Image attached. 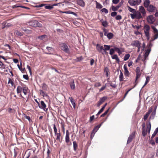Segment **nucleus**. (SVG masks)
<instances>
[{"instance_id":"nucleus-4","label":"nucleus","mask_w":158,"mask_h":158,"mask_svg":"<svg viewBox=\"0 0 158 158\" xmlns=\"http://www.w3.org/2000/svg\"><path fill=\"white\" fill-rule=\"evenodd\" d=\"M143 28L145 35L148 39H149L150 36L149 31L150 29V27L148 25L146 24L144 26Z\"/></svg>"},{"instance_id":"nucleus-27","label":"nucleus","mask_w":158,"mask_h":158,"mask_svg":"<svg viewBox=\"0 0 158 158\" xmlns=\"http://www.w3.org/2000/svg\"><path fill=\"white\" fill-rule=\"evenodd\" d=\"M73 144L74 150L75 151H76L78 148V145L76 141H74L73 142Z\"/></svg>"},{"instance_id":"nucleus-52","label":"nucleus","mask_w":158,"mask_h":158,"mask_svg":"<svg viewBox=\"0 0 158 158\" xmlns=\"http://www.w3.org/2000/svg\"><path fill=\"white\" fill-rule=\"evenodd\" d=\"M114 49L111 48L110 49V54L111 55H112L114 53Z\"/></svg>"},{"instance_id":"nucleus-62","label":"nucleus","mask_w":158,"mask_h":158,"mask_svg":"<svg viewBox=\"0 0 158 158\" xmlns=\"http://www.w3.org/2000/svg\"><path fill=\"white\" fill-rule=\"evenodd\" d=\"M132 27L134 28H136L137 30L139 29L140 28V27L139 26L137 25H132Z\"/></svg>"},{"instance_id":"nucleus-23","label":"nucleus","mask_w":158,"mask_h":158,"mask_svg":"<svg viewBox=\"0 0 158 158\" xmlns=\"http://www.w3.org/2000/svg\"><path fill=\"white\" fill-rule=\"evenodd\" d=\"M128 2L131 6H134L136 5H137L135 0H129L128 1Z\"/></svg>"},{"instance_id":"nucleus-5","label":"nucleus","mask_w":158,"mask_h":158,"mask_svg":"<svg viewBox=\"0 0 158 158\" xmlns=\"http://www.w3.org/2000/svg\"><path fill=\"white\" fill-rule=\"evenodd\" d=\"M65 141L67 145L68 146H70L71 145L72 143L70 140L69 133L68 130L66 131V135L65 138Z\"/></svg>"},{"instance_id":"nucleus-35","label":"nucleus","mask_w":158,"mask_h":158,"mask_svg":"<svg viewBox=\"0 0 158 158\" xmlns=\"http://www.w3.org/2000/svg\"><path fill=\"white\" fill-rule=\"evenodd\" d=\"M8 83L10 84H11V87H12L14 85V82L13 80L10 78H9V81Z\"/></svg>"},{"instance_id":"nucleus-32","label":"nucleus","mask_w":158,"mask_h":158,"mask_svg":"<svg viewBox=\"0 0 158 158\" xmlns=\"http://www.w3.org/2000/svg\"><path fill=\"white\" fill-rule=\"evenodd\" d=\"M158 132V127L155 129L153 134L152 135L151 139L153 138Z\"/></svg>"},{"instance_id":"nucleus-43","label":"nucleus","mask_w":158,"mask_h":158,"mask_svg":"<svg viewBox=\"0 0 158 158\" xmlns=\"http://www.w3.org/2000/svg\"><path fill=\"white\" fill-rule=\"evenodd\" d=\"M105 108L104 106H102V108L100 109V110L98 112V113L96 115L98 116L99 114H100L101 113H102Z\"/></svg>"},{"instance_id":"nucleus-2","label":"nucleus","mask_w":158,"mask_h":158,"mask_svg":"<svg viewBox=\"0 0 158 158\" xmlns=\"http://www.w3.org/2000/svg\"><path fill=\"white\" fill-rule=\"evenodd\" d=\"M27 23L28 25L33 27H42V24L37 20H32Z\"/></svg>"},{"instance_id":"nucleus-30","label":"nucleus","mask_w":158,"mask_h":158,"mask_svg":"<svg viewBox=\"0 0 158 158\" xmlns=\"http://www.w3.org/2000/svg\"><path fill=\"white\" fill-rule=\"evenodd\" d=\"M119 80L121 81L123 80V73L120 71V75L119 76Z\"/></svg>"},{"instance_id":"nucleus-9","label":"nucleus","mask_w":158,"mask_h":158,"mask_svg":"<svg viewBox=\"0 0 158 158\" xmlns=\"http://www.w3.org/2000/svg\"><path fill=\"white\" fill-rule=\"evenodd\" d=\"M146 8L147 10L150 12H154L156 9V7L152 5H150Z\"/></svg>"},{"instance_id":"nucleus-28","label":"nucleus","mask_w":158,"mask_h":158,"mask_svg":"<svg viewBox=\"0 0 158 158\" xmlns=\"http://www.w3.org/2000/svg\"><path fill=\"white\" fill-rule=\"evenodd\" d=\"M101 22L102 23V25L105 27H106L108 26V23L106 21H103L101 20Z\"/></svg>"},{"instance_id":"nucleus-58","label":"nucleus","mask_w":158,"mask_h":158,"mask_svg":"<svg viewBox=\"0 0 158 158\" xmlns=\"http://www.w3.org/2000/svg\"><path fill=\"white\" fill-rule=\"evenodd\" d=\"M46 36V35H42L40 36H39L38 37V38L42 40L44 39V38Z\"/></svg>"},{"instance_id":"nucleus-17","label":"nucleus","mask_w":158,"mask_h":158,"mask_svg":"<svg viewBox=\"0 0 158 158\" xmlns=\"http://www.w3.org/2000/svg\"><path fill=\"white\" fill-rule=\"evenodd\" d=\"M123 68L124 70V75L126 77H129L130 74L129 71H128L126 64H125L123 66Z\"/></svg>"},{"instance_id":"nucleus-3","label":"nucleus","mask_w":158,"mask_h":158,"mask_svg":"<svg viewBox=\"0 0 158 158\" xmlns=\"http://www.w3.org/2000/svg\"><path fill=\"white\" fill-rule=\"evenodd\" d=\"M135 72L136 73V79L135 81V84L134 85V87H135L138 83L137 80L140 77L141 75V73L140 71V68L139 67H138L136 68L135 70Z\"/></svg>"},{"instance_id":"nucleus-22","label":"nucleus","mask_w":158,"mask_h":158,"mask_svg":"<svg viewBox=\"0 0 158 158\" xmlns=\"http://www.w3.org/2000/svg\"><path fill=\"white\" fill-rule=\"evenodd\" d=\"M151 128V124L150 122H149V123H147V128L146 131H147V132H148V133H150Z\"/></svg>"},{"instance_id":"nucleus-33","label":"nucleus","mask_w":158,"mask_h":158,"mask_svg":"<svg viewBox=\"0 0 158 158\" xmlns=\"http://www.w3.org/2000/svg\"><path fill=\"white\" fill-rule=\"evenodd\" d=\"M128 10L131 12L134 13L136 12V11L134 9H133L131 8L129 6H127Z\"/></svg>"},{"instance_id":"nucleus-25","label":"nucleus","mask_w":158,"mask_h":158,"mask_svg":"<svg viewBox=\"0 0 158 158\" xmlns=\"http://www.w3.org/2000/svg\"><path fill=\"white\" fill-rule=\"evenodd\" d=\"M150 3V0H145L144 2V6L145 7H147L149 6Z\"/></svg>"},{"instance_id":"nucleus-59","label":"nucleus","mask_w":158,"mask_h":158,"mask_svg":"<svg viewBox=\"0 0 158 158\" xmlns=\"http://www.w3.org/2000/svg\"><path fill=\"white\" fill-rule=\"evenodd\" d=\"M117 14V13L115 11L112 12L111 13V15L112 17H114L116 16Z\"/></svg>"},{"instance_id":"nucleus-37","label":"nucleus","mask_w":158,"mask_h":158,"mask_svg":"<svg viewBox=\"0 0 158 158\" xmlns=\"http://www.w3.org/2000/svg\"><path fill=\"white\" fill-rule=\"evenodd\" d=\"M70 86L71 89H74L75 88V86L74 83L73 81V82H71L70 83Z\"/></svg>"},{"instance_id":"nucleus-10","label":"nucleus","mask_w":158,"mask_h":158,"mask_svg":"<svg viewBox=\"0 0 158 158\" xmlns=\"http://www.w3.org/2000/svg\"><path fill=\"white\" fill-rule=\"evenodd\" d=\"M141 44L138 40H135L132 41L131 45L133 47H139L141 46Z\"/></svg>"},{"instance_id":"nucleus-36","label":"nucleus","mask_w":158,"mask_h":158,"mask_svg":"<svg viewBox=\"0 0 158 158\" xmlns=\"http://www.w3.org/2000/svg\"><path fill=\"white\" fill-rule=\"evenodd\" d=\"M134 86L131 88H130V89H128L127 91V92H126V93H125V95H124V97L122 99V100H121V102L123 101L124 99L125 98V97H126V96H127V94H128V92L130 91L134 87Z\"/></svg>"},{"instance_id":"nucleus-47","label":"nucleus","mask_w":158,"mask_h":158,"mask_svg":"<svg viewBox=\"0 0 158 158\" xmlns=\"http://www.w3.org/2000/svg\"><path fill=\"white\" fill-rule=\"evenodd\" d=\"M109 110V109L106 110L105 112L101 115V117H104L108 113Z\"/></svg>"},{"instance_id":"nucleus-41","label":"nucleus","mask_w":158,"mask_h":158,"mask_svg":"<svg viewBox=\"0 0 158 158\" xmlns=\"http://www.w3.org/2000/svg\"><path fill=\"white\" fill-rule=\"evenodd\" d=\"M107 99V97H103L102 98H101L99 101L102 103L103 102H105V100Z\"/></svg>"},{"instance_id":"nucleus-29","label":"nucleus","mask_w":158,"mask_h":158,"mask_svg":"<svg viewBox=\"0 0 158 158\" xmlns=\"http://www.w3.org/2000/svg\"><path fill=\"white\" fill-rule=\"evenodd\" d=\"M107 37L108 39H111L113 37L114 35L112 33L110 32L107 34Z\"/></svg>"},{"instance_id":"nucleus-42","label":"nucleus","mask_w":158,"mask_h":158,"mask_svg":"<svg viewBox=\"0 0 158 158\" xmlns=\"http://www.w3.org/2000/svg\"><path fill=\"white\" fill-rule=\"evenodd\" d=\"M102 13H104L105 14H107L108 13V11L107 9L105 8H103L101 10Z\"/></svg>"},{"instance_id":"nucleus-11","label":"nucleus","mask_w":158,"mask_h":158,"mask_svg":"<svg viewBox=\"0 0 158 158\" xmlns=\"http://www.w3.org/2000/svg\"><path fill=\"white\" fill-rule=\"evenodd\" d=\"M39 107L40 108L44 110L45 111H47L48 110V109L46 108L47 107L46 105L43 101L40 102V104Z\"/></svg>"},{"instance_id":"nucleus-44","label":"nucleus","mask_w":158,"mask_h":158,"mask_svg":"<svg viewBox=\"0 0 158 158\" xmlns=\"http://www.w3.org/2000/svg\"><path fill=\"white\" fill-rule=\"evenodd\" d=\"M146 81H145L143 87H144L146 85L149 81L150 79V77L149 76H147L146 77Z\"/></svg>"},{"instance_id":"nucleus-39","label":"nucleus","mask_w":158,"mask_h":158,"mask_svg":"<svg viewBox=\"0 0 158 158\" xmlns=\"http://www.w3.org/2000/svg\"><path fill=\"white\" fill-rule=\"evenodd\" d=\"M130 56V55L129 54H127L125 55L124 57V61H126L128 60Z\"/></svg>"},{"instance_id":"nucleus-15","label":"nucleus","mask_w":158,"mask_h":158,"mask_svg":"<svg viewBox=\"0 0 158 158\" xmlns=\"http://www.w3.org/2000/svg\"><path fill=\"white\" fill-rule=\"evenodd\" d=\"M145 123H143L142 124V133L143 136V137H145L147 135V131L145 128Z\"/></svg>"},{"instance_id":"nucleus-8","label":"nucleus","mask_w":158,"mask_h":158,"mask_svg":"<svg viewBox=\"0 0 158 158\" xmlns=\"http://www.w3.org/2000/svg\"><path fill=\"white\" fill-rule=\"evenodd\" d=\"M23 87H22L20 86H17L16 91L18 94L20 96V97L24 99V98L22 96L21 93L23 91Z\"/></svg>"},{"instance_id":"nucleus-13","label":"nucleus","mask_w":158,"mask_h":158,"mask_svg":"<svg viewBox=\"0 0 158 158\" xmlns=\"http://www.w3.org/2000/svg\"><path fill=\"white\" fill-rule=\"evenodd\" d=\"M114 48L115 51L117 52L118 54L119 55L121 54L122 52L124 51V48H119L116 46H114Z\"/></svg>"},{"instance_id":"nucleus-53","label":"nucleus","mask_w":158,"mask_h":158,"mask_svg":"<svg viewBox=\"0 0 158 158\" xmlns=\"http://www.w3.org/2000/svg\"><path fill=\"white\" fill-rule=\"evenodd\" d=\"M53 129H54V132L55 134L58 133L57 132V129L56 127V125L55 124H54L53 125Z\"/></svg>"},{"instance_id":"nucleus-64","label":"nucleus","mask_w":158,"mask_h":158,"mask_svg":"<svg viewBox=\"0 0 158 158\" xmlns=\"http://www.w3.org/2000/svg\"><path fill=\"white\" fill-rule=\"evenodd\" d=\"M119 2V0H113L112 2L115 4H117Z\"/></svg>"},{"instance_id":"nucleus-56","label":"nucleus","mask_w":158,"mask_h":158,"mask_svg":"<svg viewBox=\"0 0 158 158\" xmlns=\"http://www.w3.org/2000/svg\"><path fill=\"white\" fill-rule=\"evenodd\" d=\"M101 85L100 82H97L95 84L94 86L96 87H98L100 86Z\"/></svg>"},{"instance_id":"nucleus-21","label":"nucleus","mask_w":158,"mask_h":158,"mask_svg":"<svg viewBox=\"0 0 158 158\" xmlns=\"http://www.w3.org/2000/svg\"><path fill=\"white\" fill-rule=\"evenodd\" d=\"M60 12L61 13H65V14H73L75 16H77V15L75 13L71 11H60Z\"/></svg>"},{"instance_id":"nucleus-34","label":"nucleus","mask_w":158,"mask_h":158,"mask_svg":"<svg viewBox=\"0 0 158 158\" xmlns=\"http://www.w3.org/2000/svg\"><path fill=\"white\" fill-rule=\"evenodd\" d=\"M48 50V52H46L45 53L47 54H51V52L52 51V48L47 47L46 48Z\"/></svg>"},{"instance_id":"nucleus-7","label":"nucleus","mask_w":158,"mask_h":158,"mask_svg":"<svg viewBox=\"0 0 158 158\" xmlns=\"http://www.w3.org/2000/svg\"><path fill=\"white\" fill-rule=\"evenodd\" d=\"M60 47L61 49L67 53L69 52V50L67 45L65 43L61 44Z\"/></svg>"},{"instance_id":"nucleus-60","label":"nucleus","mask_w":158,"mask_h":158,"mask_svg":"<svg viewBox=\"0 0 158 158\" xmlns=\"http://www.w3.org/2000/svg\"><path fill=\"white\" fill-rule=\"evenodd\" d=\"M111 57L112 59L116 60V59H117V58L118 57L117 55L115 54L113 56H112Z\"/></svg>"},{"instance_id":"nucleus-45","label":"nucleus","mask_w":158,"mask_h":158,"mask_svg":"<svg viewBox=\"0 0 158 158\" xmlns=\"http://www.w3.org/2000/svg\"><path fill=\"white\" fill-rule=\"evenodd\" d=\"M96 7L97 8L101 9L102 7V6L100 3L96 2Z\"/></svg>"},{"instance_id":"nucleus-46","label":"nucleus","mask_w":158,"mask_h":158,"mask_svg":"<svg viewBox=\"0 0 158 158\" xmlns=\"http://www.w3.org/2000/svg\"><path fill=\"white\" fill-rule=\"evenodd\" d=\"M45 8L46 9L51 10L52 9L53 7L52 6H51L50 5H48L45 6Z\"/></svg>"},{"instance_id":"nucleus-40","label":"nucleus","mask_w":158,"mask_h":158,"mask_svg":"<svg viewBox=\"0 0 158 158\" xmlns=\"http://www.w3.org/2000/svg\"><path fill=\"white\" fill-rule=\"evenodd\" d=\"M15 33L16 35L18 36H22L23 35V32H20L18 31H16Z\"/></svg>"},{"instance_id":"nucleus-51","label":"nucleus","mask_w":158,"mask_h":158,"mask_svg":"<svg viewBox=\"0 0 158 158\" xmlns=\"http://www.w3.org/2000/svg\"><path fill=\"white\" fill-rule=\"evenodd\" d=\"M15 110L14 109H13L11 108H9L8 110V112L10 113H13L14 112Z\"/></svg>"},{"instance_id":"nucleus-57","label":"nucleus","mask_w":158,"mask_h":158,"mask_svg":"<svg viewBox=\"0 0 158 158\" xmlns=\"http://www.w3.org/2000/svg\"><path fill=\"white\" fill-rule=\"evenodd\" d=\"M122 18V16L120 15H117L115 17V19L117 20H120Z\"/></svg>"},{"instance_id":"nucleus-63","label":"nucleus","mask_w":158,"mask_h":158,"mask_svg":"<svg viewBox=\"0 0 158 158\" xmlns=\"http://www.w3.org/2000/svg\"><path fill=\"white\" fill-rule=\"evenodd\" d=\"M25 32L27 34H30L31 33L32 31L30 30L27 29V30L25 31Z\"/></svg>"},{"instance_id":"nucleus-20","label":"nucleus","mask_w":158,"mask_h":158,"mask_svg":"<svg viewBox=\"0 0 158 158\" xmlns=\"http://www.w3.org/2000/svg\"><path fill=\"white\" fill-rule=\"evenodd\" d=\"M77 3L81 7H84L85 6V2L83 0H77Z\"/></svg>"},{"instance_id":"nucleus-6","label":"nucleus","mask_w":158,"mask_h":158,"mask_svg":"<svg viewBox=\"0 0 158 158\" xmlns=\"http://www.w3.org/2000/svg\"><path fill=\"white\" fill-rule=\"evenodd\" d=\"M147 20L148 22L150 24H153L155 21V18L152 15L148 16L147 18Z\"/></svg>"},{"instance_id":"nucleus-18","label":"nucleus","mask_w":158,"mask_h":158,"mask_svg":"<svg viewBox=\"0 0 158 158\" xmlns=\"http://www.w3.org/2000/svg\"><path fill=\"white\" fill-rule=\"evenodd\" d=\"M55 135L56 136V140L58 141L59 142L61 143L62 142L61 140H60V137L61 136V134L60 132V131H59V133L55 134Z\"/></svg>"},{"instance_id":"nucleus-19","label":"nucleus","mask_w":158,"mask_h":158,"mask_svg":"<svg viewBox=\"0 0 158 158\" xmlns=\"http://www.w3.org/2000/svg\"><path fill=\"white\" fill-rule=\"evenodd\" d=\"M121 6V3H120L118 5H117L115 7L113 6H112L111 8L113 11H117Z\"/></svg>"},{"instance_id":"nucleus-14","label":"nucleus","mask_w":158,"mask_h":158,"mask_svg":"<svg viewBox=\"0 0 158 158\" xmlns=\"http://www.w3.org/2000/svg\"><path fill=\"white\" fill-rule=\"evenodd\" d=\"M135 132L134 131L130 135L129 137L128 138L127 143H129L132 141V140L135 137Z\"/></svg>"},{"instance_id":"nucleus-54","label":"nucleus","mask_w":158,"mask_h":158,"mask_svg":"<svg viewBox=\"0 0 158 158\" xmlns=\"http://www.w3.org/2000/svg\"><path fill=\"white\" fill-rule=\"evenodd\" d=\"M149 115V114L147 113L143 117V119L144 120H146L148 118V116Z\"/></svg>"},{"instance_id":"nucleus-24","label":"nucleus","mask_w":158,"mask_h":158,"mask_svg":"<svg viewBox=\"0 0 158 158\" xmlns=\"http://www.w3.org/2000/svg\"><path fill=\"white\" fill-rule=\"evenodd\" d=\"M28 88L26 86H23V92L25 95H27L28 93Z\"/></svg>"},{"instance_id":"nucleus-50","label":"nucleus","mask_w":158,"mask_h":158,"mask_svg":"<svg viewBox=\"0 0 158 158\" xmlns=\"http://www.w3.org/2000/svg\"><path fill=\"white\" fill-rule=\"evenodd\" d=\"M103 32H104V35L105 36H107V32H108V30L105 29V28H103Z\"/></svg>"},{"instance_id":"nucleus-16","label":"nucleus","mask_w":158,"mask_h":158,"mask_svg":"<svg viewBox=\"0 0 158 158\" xmlns=\"http://www.w3.org/2000/svg\"><path fill=\"white\" fill-rule=\"evenodd\" d=\"M96 46V48L98 51L99 53H102V52L104 50L103 47L99 44H97Z\"/></svg>"},{"instance_id":"nucleus-38","label":"nucleus","mask_w":158,"mask_h":158,"mask_svg":"<svg viewBox=\"0 0 158 158\" xmlns=\"http://www.w3.org/2000/svg\"><path fill=\"white\" fill-rule=\"evenodd\" d=\"M104 48L103 51H108L110 50V46L106 45H104Z\"/></svg>"},{"instance_id":"nucleus-48","label":"nucleus","mask_w":158,"mask_h":158,"mask_svg":"<svg viewBox=\"0 0 158 158\" xmlns=\"http://www.w3.org/2000/svg\"><path fill=\"white\" fill-rule=\"evenodd\" d=\"M155 35L154 36V40H155L158 38V30H157V32H155Z\"/></svg>"},{"instance_id":"nucleus-55","label":"nucleus","mask_w":158,"mask_h":158,"mask_svg":"<svg viewBox=\"0 0 158 158\" xmlns=\"http://www.w3.org/2000/svg\"><path fill=\"white\" fill-rule=\"evenodd\" d=\"M152 28L153 29L154 33L157 32V29L154 26H152Z\"/></svg>"},{"instance_id":"nucleus-26","label":"nucleus","mask_w":158,"mask_h":158,"mask_svg":"<svg viewBox=\"0 0 158 158\" xmlns=\"http://www.w3.org/2000/svg\"><path fill=\"white\" fill-rule=\"evenodd\" d=\"M150 51L151 49H148L146 50L144 55L145 59H146V58L148 57Z\"/></svg>"},{"instance_id":"nucleus-49","label":"nucleus","mask_w":158,"mask_h":158,"mask_svg":"<svg viewBox=\"0 0 158 158\" xmlns=\"http://www.w3.org/2000/svg\"><path fill=\"white\" fill-rule=\"evenodd\" d=\"M106 87V84H105V85L103 86L101 89H99V91L100 92H101L103 90H104Z\"/></svg>"},{"instance_id":"nucleus-61","label":"nucleus","mask_w":158,"mask_h":158,"mask_svg":"<svg viewBox=\"0 0 158 158\" xmlns=\"http://www.w3.org/2000/svg\"><path fill=\"white\" fill-rule=\"evenodd\" d=\"M23 78L26 79V80H28L29 79L28 76L27 75H23Z\"/></svg>"},{"instance_id":"nucleus-31","label":"nucleus","mask_w":158,"mask_h":158,"mask_svg":"<svg viewBox=\"0 0 158 158\" xmlns=\"http://www.w3.org/2000/svg\"><path fill=\"white\" fill-rule=\"evenodd\" d=\"M69 99L70 100V102H71L73 106V107L74 108H75L76 104L75 102H74L73 101V98L72 97H69Z\"/></svg>"},{"instance_id":"nucleus-1","label":"nucleus","mask_w":158,"mask_h":158,"mask_svg":"<svg viewBox=\"0 0 158 158\" xmlns=\"http://www.w3.org/2000/svg\"><path fill=\"white\" fill-rule=\"evenodd\" d=\"M137 12H138L140 15L139 17L140 19L145 17L146 15V10L144 7L142 6H139V10L137 11Z\"/></svg>"},{"instance_id":"nucleus-12","label":"nucleus","mask_w":158,"mask_h":158,"mask_svg":"<svg viewBox=\"0 0 158 158\" xmlns=\"http://www.w3.org/2000/svg\"><path fill=\"white\" fill-rule=\"evenodd\" d=\"M135 13L134 14H131L130 15L132 19H140L139 18V16L140 15H139V14L138 12H137V11L135 12Z\"/></svg>"}]
</instances>
